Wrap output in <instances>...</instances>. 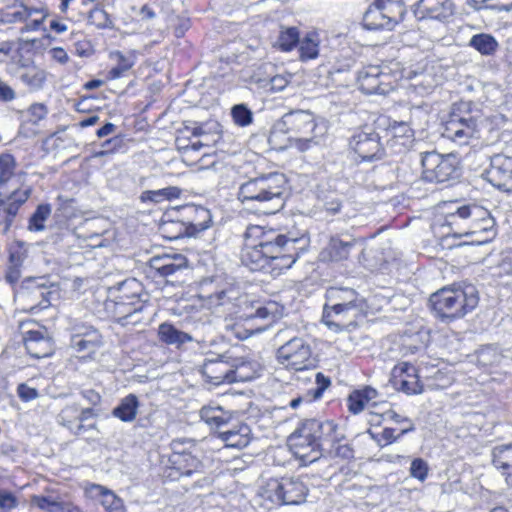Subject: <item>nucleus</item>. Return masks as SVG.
<instances>
[{
    "mask_svg": "<svg viewBox=\"0 0 512 512\" xmlns=\"http://www.w3.org/2000/svg\"><path fill=\"white\" fill-rule=\"evenodd\" d=\"M218 438L226 447L242 449L251 441V429L247 424L239 423L227 430L218 431Z\"/></svg>",
    "mask_w": 512,
    "mask_h": 512,
    "instance_id": "obj_30",
    "label": "nucleus"
},
{
    "mask_svg": "<svg viewBox=\"0 0 512 512\" xmlns=\"http://www.w3.org/2000/svg\"><path fill=\"white\" fill-rule=\"evenodd\" d=\"M300 35L297 28L290 27L280 32L278 45L282 51H291L299 42Z\"/></svg>",
    "mask_w": 512,
    "mask_h": 512,
    "instance_id": "obj_48",
    "label": "nucleus"
},
{
    "mask_svg": "<svg viewBox=\"0 0 512 512\" xmlns=\"http://www.w3.org/2000/svg\"><path fill=\"white\" fill-rule=\"evenodd\" d=\"M410 476L423 482L428 477L429 466L422 458H415L410 465Z\"/></svg>",
    "mask_w": 512,
    "mask_h": 512,
    "instance_id": "obj_53",
    "label": "nucleus"
},
{
    "mask_svg": "<svg viewBox=\"0 0 512 512\" xmlns=\"http://www.w3.org/2000/svg\"><path fill=\"white\" fill-rule=\"evenodd\" d=\"M405 7L402 0H375L363 15L368 30H391L402 20Z\"/></svg>",
    "mask_w": 512,
    "mask_h": 512,
    "instance_id": "obj_6",
    "label": "nucleus"
},
{
    "mask_svg": "<svg viewBox=\"0 0 512 512\" xmlns=\"http://www.w3.org/2000/svg\"><path fill=\"white\" fill-rule=\"evenodd\" d=\"M234 122L242 127L248 126L253 121V113L245 104L234 105L231 109Z\"/></svg>",
    "mask_w": 512,
    "mask_h": 512,
    "instance_id": "obj_49",
    "label": "nucleus"
},
{
    "mask_svg": "<svg viewBox=\"0 0 512 512\" xmlns=\"http://www.w3.org/2000/svg\"><path fill=\"white\" fill-rule=\"evenodd\" d=\"M51 213L52 207L50 204L38 205L28 220V230L31 232L44 231L46 228L45 222L49 219Z\"/></svg>",
    "mask_w": 512,
    "mask_h": 512,
    "instance_id": "obj_43",
    "label": "nucleus"
},
{
    "mask_svg": "<svg viewBox=\"0 0 512 512\" xmlns=\"http://www.w3.org/2000/svg\"><path fill=\"white\" fill-rule=\"evenodd\" d=\"M387 147L392 153L401 154L409 149L414 141L413 130L406 122H394L386 130Z\"/></svg>",
    "mask_w": 512,
    "mask_h": 512,
    "instance_id": "obj_24",
    "label": "nucleus"
},
{
    "mask_svg": "<svg viewBox=\"0 0 512 512\" xmlns=\"http://www.w3.org/2000/svg\"><path fill=\"white\" fill-rule=\"evenodd\" d=\"M349 145L361 161L379 160L384 155L380 135L372 129L362 130L353 135Z\"/></svg>",
    "mask_w": 512,
    "mask_h": 512,
    "instance_id": "obj_18",
    "label": "nucleus"
},
{
    "mask_svg": "<svg viewBox=\"0 0 512 512\" xmlns=\"http://www.w3.org/2000/svg\"><path fill=\"white\" fill-rule=\"evenodd\" d=\"M422 178L428 182L443 183L458 177V161L453 154L436 151L420 154Z\"/></svg>",
    "mask_w": 512,
    "mask_h": 512,
    "instance_id": "obj_8",
    "label": "nucleus"
},
{
    "mask_svg": "<svg viewBox=\"0 0 512 512\" xmlns=\"http://www.w3.org/2000/svg\"><path fill=\"white\" fill-rule=\"evenodd\" d=\"M48 15L45 7L35 8L15 3L0 10V24H23L20 33L24 34L40 30Z\"/></svg>",
    "mask_w": 512,
    "mask_h": 512,
    "instance_id": "obj_10",
    "label": "nucleus"
},
{
    "mask_svg": "<svg viewBox=\"0 0 512 512\" xmlns=\"http://www.w3.org/2000/svg\"><path fill=\"white\" fill-rule=\"evenodd\" d=\"M357 243L358 240L347 232L332 234L320 251L319 260L325 263L342 264L350 258Z\"/></svg>",
    "mask_w": 512,
    "mask_h": 512,
    "instance_id": "obj_15",
    "label": "nucleus"
},
{
    "mask_svg": "<svg viewBox=\"0 0 512 512\" xmlns=\"http://www.w3.org/2000/svg\"><path fill=\"white\" fill-rule=\"evenodd\" d=\"M244 238L243 265L251 271L271 268L278 274L292 267L307 244L303 237H289L258 225L248 226Z\"/></svg>",
    "mask_w": 512,
    "mask_h": 512,
    "instance_id": "obj_1",
    "label": "nucleus"
},
{
    "mask_svg": "<svg viewBox=\"0 0 512 512\" xmlns=\"http://www.w3.org/2000/svg\"><path fill=\"white\" fill-rule=\"evenodd\" d=\"M382 417L384 420H390L397 424H404V423L407 424L406 427H404L400 430V435H405V434L415 430V426H414V423L412 422V420L396 413L394 410L390 409V410L385 411L382 414Z\"/></svg>",
    "mask_w": 512,
    "mask_h": 512,
    "instance_id": "obj_51",
    "label": "nucleus"
},
{
    "mask_svg": "<svg viewBox=\"0 0 512 512\" xmlns=\"http://www.w3.org/2000/svg\"><path fill=\"white\" fill-rule=\"evenodd\" d=\"M122 139L120 137H113L110 138L102 143V150L95 151L93 156L103 157L107 154L113 153L114 151L118 150L121 147Z\"/></svg>",
    "mask_w": 512,
    "mask_h": 512,
    "instance_id": "obj_58",
    "label": "nucleus"
},
{
    "mask_svg": "<svg viewBox=\"0 0 512 512\" xmlns=\"http://www.w3.org/2000/svg\"><path fill=\"white\" fill-rule=\"evenodd\" d=\"M474 286L465 288H442L430 297L433 311L442 320L452 321L472 311L478 304Z\"/></svg>",
    "mask_w": 512,
    "mask_h": 512,
    "instance_id": "obj_4",
    "label": "nucleus"
},
{
    "mask_svg": "<svg viewBox=\"0 0 512 512\" xmlns=\"http://www.w3.org/2000/svg\"><path fill=\"white\" fill-rule=\"evenodd\" d=\"M325 453L342 459H350L353 457V449L348 444H341V442L335 444L331 450H327Z\"/></svg>",
    "mask_w": 512,
    "mask_h": 512,
    "instance_id": "obj_62",
    "label": "nucleus"
},
{
    "mask_svg": "<svg viewBox=\"0 0 512 512\" xmlns=\"http://www.w3.org/2000/svg\"><path fill=\"white\" fill-rule=\"evenodd\" d=\"M50 294L47 288L40 285L31 287L27 292L21 293V297L25 302L30 304L29 309H43L49 305L46 295Z\"/></svg>",
    "mask_w": 512,
    "mask_h": 512,
    "instance_id": "obj_41",
    "label": "nucleus"
},
{
    "mask_svg": "<svg viewBox=\"0 0 512 512\" xmlns=\"http://www.w3.org/2000/svg\"><path fill=\"white\" fill-rule=\"evenodd\" d=\"M280 120L288 134L291 135L294 147L300 152H305L314 146L320 145L326 133V128L319 125L314 115L309 111H291L284 114Z\"/></svg>",
    "mask_w": 512,
    "mask_h": 512,
    "instance_id": "obj_5",
    "label": "nucleus"
},
{
    "mask_svg": "<svg viewBox=\"0 0 512 512\" xmlns=\"http://www.w3.org/2000/svg\"><path fill=\"white\" fill-rule=\"evenodd\" d=\"M97 412L92 407H82L78 403L65 405L57 414L56 422L74 436H81L86 432L95 431L99 434L96 422L88 423L89 419L96 418Z\"/></svg>",
    "mask_w": 512,
    "mask_h": 512,
    "instance_id": "obj_11",
    "label": "nucleus"
},
{
    "mask_svg": "<svg viewBox=\"0 0 512 512\" xmlns=\"http://www.w3.org/2000/svg\"><path fill=\"white\" fill-rule=\"evenodd\" d=\"M484 176L494 187L507 192L512 185V157L502 154L491 157L490 167Z\"/></svg>",
    "mask_w": 512,
    "mask_h": 512,
    "instance_id": "obj_21",
    "label": "nucleus"
},
{
    "mask_svg": "<svg viewBox=\"0 0 512 512\" xmlns=\"http://www.w3.org/2000/svg\"><path fill=\"white\" fill-rule=\"evenodd\" d=\"M70 347L82 354L83 358L91 357L103 345V337L94 326L79 319L69 321Z\"/></svg>",
    "mask_w": 512,
    "mask_h": 512,
    "instance_id": "obj_14",
    "label": "nucleus"
},
{
    "mask_svg": "<svg viewBox=\"0 0 512 512\" xmlns=\"http://www.w3.org/2000/svg\"><path fill=\"white\" fill-rule=\"evenodd\" d=\"M187 264V258L178 253L154 256L149 260V267L155 275L171 278V282L187 268Z\"/></svg>",
    "mask_w": 512,
    "mask_h": 512,
    "instance_id": "obj_22",
    "label": "nucleus"
},
{
    "mask_svg": "<svg viewBox=\"0 0 512 512\" xmlns=\"http://www.w3.org/2000/svg\"><path fill=\"white\" fill-rule=\"evenodd\" d=\"M88 23L97 29H112L114 27L110 15L99 5L90 10Z\"/></svg>",
    "mask_w": 512,
    "mask_h": 512,
    "instance_id": "obj_45",
    "label": "nucleus"
},
{
    "mask_svg": "<svg viewBox=\"0 0 512 512\" xmlns=\"http://www.w3.org/2000/svg\"><path fill=\"white\" fill-rule=\"evenodd\" d=\"M468 45L483 56L494 55L499 47L497 40L491 34L487 33L473 35Z\"/></svg>",
    "mask_w": 512,
    "mask_h": 512,
    "instance_id": "obj_40",
    "label": "nucleus"
},
{
    "mask_svg": "<svg viewBox=\"0 0 512 512\" xmlns=\"http://www.w3.org/2000/svg\"><path fill=\"white\" fill-rule=\"evenodd\" d=\"M289 442L295 456L304 462L312 463L323 455L306 420L291 434Z\"/></svg>",
    "mask_w": 512,
    "mask_h": 512,
    "instance_id": "obj_16",
    "label": "nucleus"
},
{
    "mask_svg": "<svg viewBox=\"0 0 512 512\" xmlns=\"http://www.w3.org/2000/svg\"><path fill=\"white\" fill-rule=\"evenodd\" d=\"M181 195V189L176 186H169L158 190H146L142 192L140 199L142 202L151 201L160 203L164 200L177 199Z\"/></svg>",
    "mask_w": 512,
    "mask_h": 512,
    "instance_id": "obj_42",
    "label": "nucleus"
},
{
    "mask_svg": "<svg viewBox=\"0 0 512 512\" xmlns=\"http://www.w3.org/2000/svg\"><path fill=\"white\" fill-rule=\"evenodd\" d=\"M453 221L456 218L471 219L469 230L465 235L481 234L483 238H474L471 243L478 245L490 242L496 235L494 230V219L490 213L478 206H461L450 215Z\"/></svg>",
    "mask_w": 512,
    "mask_h": 512,
    "instance_id": "obj_12",
    "label": "nucleus"
},
{
    "mask_svg": "<svg viewBox=\"0 0 512 512\" xmlns=\"http://www.w3.org/2000/svg\"><path fill=\"white\" fill-rule=\"evenodd\" d=\"M324 307L364 306V300L350 288L331 287L325 294Z\"/></svg>",
    "mask_w": 512,
    "mask_h": 512,
    "instance_id": "obj_29",
    "label": "nucleus"
},
{
    "mask_svg": "<svg viewBox=\"0 0 512 512\" xmlns=\"http://www.w3.org/2000/svg\"><path fill=\"white\" fill-rule=\"evenodd\" d=\"M306 422L322 454L344 439L338 425L331 420L307 419Z\"/></svg>",
    "mask_w": 512,
    "mask_h": 512,
    "instance_id": "obj_20",
    "label": "nucleus"
},
{
    "mask_svg": "<svg viewBox=\"0 0 512 512\" xmlns=\"http://www.w3.org/2000/svg\"><path fill=\"white\" fill-rule=\"evenodd\" d=\"M307 494L304 482L290 477L270 480L263 496L276 505H299L305 502Z\"/></svg>",
    "mask_w": 512,
    "mask_h": 512,
    "instance_id": "obj_9",
    "label": "nucleus"
},
{
    "mask_svg": "<svg viewBox=\"0 0 512 512\" xmlns=\"http://www.w3.org/2000/svg\"><path fill=\"white\" fill-rule=\"evenodd\" d=\"M24 346L27 353L37 359L52 354L53 347L50 339L40 330H29L24 335Z\"/></svg>",
    "mask_w": 512,
    "mask_h": 512,
    "instance_id": "obj_26",
    "label": "nucleus"
},
{
    "mask_svg": "<svg viewBox=\"0 0 512 512\" xmlns=\"http://www.w3.org/2000/svg\"><path fill=\"white\" fill-rule=\"evenodd\" d=\"M27 258V250L24 247V244L21 242H17L12 245L9 249V259L8 265L21 267L23 266L24 261Z\"/></svg>",
    "mask_w": 512,
    "mask_h": 512,
    "instance_id": "obj_50",
    "label": "nucleus"
},
{
    "mask_svg": "<svg viewBox=\"0 0 512 512\" xmlns=\"http://www.w3.org/2000/svg\"><path fill=\"white\" fill-rule=\"evenodd\" d=\"M158 335L162 342L168 345H175L176 347L193 341V337L190 334L177 329L174 325L167 322L159 325Z\"/></svg>",
    "mask_w": 512,
    "mask_h": 512,
    "instance_id": "obj_36",
    "label": "nucleus"
},
{
    "mask_svg": "<svg viewBox=\"0 0 512 512\" xmlns=\"http://www.w3.org/2000/svg\"><path fill=\"white\" fill-rule=\"evenodd\" d=\"M21 81L29 86L31 89L38 90L42 88L45 80L46 73L35 65L24 67L19 75Z\"/></svg>",
    "mask_w": 512,
    "mask_h": 512,
    "instance_id": "obj_44",
    "label": "nucleus"
},
{
    "mask_svg": "<svg viewBox=\"0 0 512 512\" xmlns=\"http://www.w3.org/2000/svg\"><path fill=\"white\" fill-rule=\"evenodd\" d=\"M139 402L134 394H129L116 406L112 415L123 422H131L136 418Z\"/></svg>",
    "mask_w": 512,
    "mask_h": 512,
    "instance_id": "obj_39",
    "label": "nucleus"
},
{
    "mask_svg": "<svg viewBox=\"0 0 512 512\" xmlns=\"http://www.w3.org/2000/svg\"><path fill=\"white\" fill-rule=\"evenodd\" d=\"M276 358L279 364L290 370L302 371L314 367L312 348L302 337H293L280 346Z\"/></svg>",
    "mask_w": 512,
    "mask_h": 512,
    "instance_id": "obj_13",
    "label": "nucleus"
},
{
    "mask_svg": "<svg viewBox=\"0 0 512 512\" xmlns=\"http://www.w3.org/2000/svg\"><path fill=\"white\" fill-rule=\"evenodd\" d=\"M482 5L486 9L494 11H510L512 10V0H481Z\"/></svg>",
    "mask_w": 512,
    "mask_h": 512,
    "instance_id": "obj_59",
    "label": "nucleus"
},
{
    "mask_svg": "<svg viewBox=\"0 0 512 512\" xmlns=\"http://www.w3.org/2000/svg\"><path fill=\"white\" fill-rule=\"evenodd\" d=\"M101 496V504L107 512H124L123 502L113 492L102 486H96Z\"/></svg>",
    "mask_w": 512,
    "mask_h": 512,
    "instance_id": "obj_46",
    "label": "nucleus"
},
{
    "mask_svg": "<svg viewBox=\"0 0 512 512\" xmlns=\"http://www.w3.org/2000/svg\"><path fill=\"white\" fill-rule=\"evenodd\" d=\"M481 115L474 110L471 101L455 103L448 120L444 123L442 136L458 146L468 145L480 136Z\"/></svg>",
    "mask_w": 512,
    "mask_h": 512,
    "instance_id": "obj_3",
    "label": "nucleus"
},
{
    "mask_svg": "<svg viewBox=\"0 0 512 512\" xmlns=\"http://www.w3.org/2000/svg\"><path fill=\"white\" fill-rule=\"evenodd\" d=\"M291 75H275L269 80L270 90L273 92L283 91L290 83Z\"/></svg>",
    "mask_w": 512,
    "mask_h": 512,
    "instance_id": "obj_63",
    "label": "nucleus"
},
{
    "mask_svg": "<svg viewBox=\"0 0 512 512\" xmlns=\"http://www.w3.org/2000/svg\"><path fill=\"white\" fill-rule=\"evenodd\" d=\"M170 461L181 476L190 477L194 474L203 473L202 462L191 453H174Z\"/></svg>",
    "mask_w": 512,
    "mask_h": 512,
    "instance_id": "obj_31",
    "label": "nucleus"
},
{
    "mask_svg": "<svg viewBox=\"0 0 512 512\" xmlns=\"http://www.w3.org/2000/svg\"><path fill=\"white\" fill-rule=\"evenodd\" d=\"M199 416L211 429L221 430L231 420V414L218 405H205L199 411Z\"/></svg>",
    "mask_w": 512,
    "mask_h": 512,
    "instance_id": "obj_32",
    "label": "nucleus"
},
{
    "mask_svg": "<svg viewBox=\"0 0 512 512\" xmlns=\"http://www.w3.org/2000/svg\"><path fill=\"white\" fill-rule=\"evenodd\" d=\"M364 306L323 307L322 322L328 327L341 328L356 319Z\"/></svg>",
    "mask_w": 512,
    "mask_h": 512,
    "instance_id": "obj_25",
    "label": "nucleus"
},
{
    "mask_svg": "<svg viewBox=\"0 0 512 512\" xmlns=\"http://www.w3.org/2000/svg\"><path fill=\"white\" fill-rule=\"evenodd\" d=\"M454 13L452 0H417L414 14L418 19L447 21Z\"/></svg>",
    "mask_w": 512,
    "mask_h": 512,
    "instance_id": "obj_23",
    "label": "nucleus"
},
{
    "mask_svg": "<svg viewBox=\"0 0 512 512\" xmlns=\"http://www.w3.org/2000/svg\"><path fill=\"white\" fill-rule=\"evenodd\" d=\"M32 504L44 512H81L70 502L54 499L46 496H33Z\"/></svg>",
    "mask_w": 512,
    "mask_h": 512,
    "instance_id": "obj_37",
    "label": "nucleus"
},
{
    "mask_svg": "<svg viewBox=\"0 0 512 512\" xmlns=\"http://www.w3.org/2000/svg\"><path fill=\"white\" fill-rule=\"evenodd\" d=\"M436 85V80L429 73H423L419 76H416L413 83V86L421 94L430 93L436 87Z\"/></svg>",
    "mask_w": 512,
    "mask_h": 512,
    "instance_id": "obj_52",
    "label": "nucleus"
},
{
    "mask_svg": "<svg viewBox=\"0 0 512 512\" xmlns=\"http://www.w3.org/2000/svg\"><path fill=\"white\" fill-rule=\"evenodd\" d=\"M234 290H221L209 296L210 303L218 306H223L229 303L232 299L231 294Z\"/></svg>",
    "mask_w": 512,
    "mask_h": 512,
    "instance_id": "obj_64",
    "label": "nucleus"
},
{
    "mask_svg": "<svg viewBox=\"0 0 512 512\" xmlns=\"http://www.w3.org/2000/svg\"><path fill=\"white\" fill-rule=\"evenodd\" d=\"M511 451L510 446H498L492 451V462L496 468L506 469L509 467L506 459V454Z\"/></svg>",
    "mask_w": 512,
    "mask_h": 512,
    "instance_id": "obj_56",
    "label": "nucleus"
},
{
    "mask_svg": "<svg viewBox=\"0 0 512 512\" xmlns=\"http://www.w3.org/2000/svg\"><path fill=\"white\" fill-rule=\"evenodd\" d=\"M144 301H128L112 297L105 303L106 311L114 318L116 322L125 326L138 323L141 318L139 314L144 309Z\"/></svg>",
    "mask_w": 512,
    "mask_h": 512,
    "instance_id": "obj_19",
    "label": "nucleus"
},
{
    "mask_svg": "<svg viewBox=\"0 0 512 512\" xmlns=\"http://www.w3.org/2000/svg\"><path fill=\"white\" fill-rule=\"evenodd\" d=\"M316 388L309 390V394L312 395L311 400H317L322 397L323 392L330 386L331 380L321 372L315 374Z\"/></svg>",
    "mask_w": 512,
    "mask_h": 512,
    "instance_id": "obj_55",
    "label": "nucleus"
},
{
    "mask_svg": "<svg viewBox=\"0 0 512 512\" xmlns=\"http://www.w3.org/2000/svg\"><path fill=\"white\" fill-rule=\"evenodd\" d=\"M111 297L120 298L132 302L148 300V294L144 292L142 284L135 278L126 279L109 289Z\"/></svg>",
    "mask_w": 512,
    "mask_h": 512,
    "instance_id": "obj_27",
    "label": "nucleus"
},
{
    "mask_svg": "<svg viewBox=\"0 0 512 512\" xmlns=\"http://www.w3.org/2000/svg\"><path fill=\"white\" fill-rule=\"evenodd\" d=\"M386 67L369 65L358 73L359 89L366 94H386L393 89L391 75Z\"/></svg>",
    "mask_w": 512,
    "mask_h": 512,
    "instance_id": "obj_17",
    "label": "nucleus"
},
{
    "mask_svg": "<svg viewBox=\"0 0 512 512\" xmlns=\"http://www.w3.org/2000/svg\"><path fill=\"white\" fill-rule=\"evenodd\" d=\"M17 505L18 500L13 493L0 489V509L10 511L17 507Z\"/></svg>",
    "mask_w": 512,
    "mask_h": 512,
    "instance_id": "obj_61",
    "label": "nucleus"
},
{
    "mask_svg": "<svg viewBox=\"0 0 512 512\" xmlns=\"http://www.w3.org/2000/svg\"><path fill=\"white\" fill-rule=\"evenodd\" d=\"M231 362V358L227 355H219L211 359L206 358L200 367V372L209 383L216 386L223 383L249 381L251 375L242 373L245 365H237Z\"/></svg>",
    "mask_w": 512,
    "mask_h": 512,
    "instance_id": "obj_7",
    "label": "nucleus"
},
{
    "mask_svg": "<svg viewBox=\"0 0 512 512\" xmlns=\"http://www.w3.org/2000/svg\"><path fill=\"white\" fill-rule=\"evenodd\" d=\"M286 191L284 174L268 173L240 184L237 199L259 213L271 215L284 208Z\"/></svg>",
    "mask_w": 512,
    "mask_h": 512,
    "instance_id": "obj_2",
    "label": "nucleus"
},
{
    "mask_svg": "<svg viewBox=\"0 0 512 512\" xmlns=\"http://www.w3.org/2000/svg\"><path fill=\"white\" fill-rule=\"evenodd\" d=\"M109 57L116 62V65L108 72V78L111 80L124 76L135 65L137 59L135 51H129L126 54L121 51H113Z\"/></svg>",
    "mask_w": 512,
    "mask_h": 512,
    "instance_id": "obj_33",
    "label": "nucleus"
},
{
    "mask_svg": "<svg viewBox=\"0 0 512 512\" xmlns=\"http://www.w3.org/2000/svg\"><path fill=\"white\" fill-rule=\"evenodd\" d=\"M395 431V429L387 427L384 428L380 433L370 432V435L380 446H386L397 441L402 436L400 435V432L396 435Z\"/></svg>",
    "mask_w": 512,
    "mask_h": 512,
    "instance_id": "obj_54",
    "label": "nucleus"
},
{
    "mask_svg": "<svg viewBox=\"0 0 512 512\" xmlns=\"http://www.w3.org/2000/svg\"><path fill=\"white\" fill-rule=\"evenodd\" d=\"M16 160L13 155L4 153L0 155V186L4 187L15 174Z\"/></svg>",
    "mask_w": 512,
    "mask_h": 512,
    "instance_id": "obj_47",
    "label": "nucleus"
},
{
    "mask_svg": "<svg viewBox=\"0 0 512 512\" xmlns=\"http://www.w3.org/2000/svg\"><path fill=\"white\" fill-rule=\"evenodd\" d=\"M400 389L408 395L420 394L423 386L419 381L414 366L408 363L402 364L400 367Z\"/></svg>",
    "mask_w": 512,
    "mask_h": 512,
    "instance_id": "obj_34",
    "label": "nucleus"
},
{
    "mask_svg": "<svg viewBox=\"0 0 512 512\" xmlns=\"http://www.w3.org/2000/svg\"><path fill=\"white\" fill-rule=\"evenodd\" d=\"M268 142L275 150H284L289 146H294L292 137L288 134L284 124L279 119L274 123L270 131Z\"/></svg>",
    "mask_w": 512,
    "mask_h": 512,
    "instance_id": "obj_38",
    "label": "nucleus"
},
{
    "mask_svg": "<svg viewBox=\"0 0 512 512\" xmlns=\"http://www.w3.org/2000/svg\"><path fill=\"white\" fill-rule=\"evenodd\" d=\"M18 397L24 401L29 402L39 397V392L36 388L30 387L26 383H21L17 387Z\"/></svg>",
    "mask_w": 512,
    "mask_h": 512,
    "instance_id": "obj_60",
    "label": "nucleus"
},
{
    "mask_svg": "<svg viewBox=\"0 0 512 512\" xmlns=\"http://www.w3.org/2000/svg\"><path fill=\"white\" fill-rule=\"evenodd\" d=\"M368 403L369 402L363 397L359 390L354 391L348 397L349 410L354 414H358L363 411Z\"/></svg>",
    "mask_w": 512,
    "mask_h": 512,
    "instance_id": "obj_57",
    "label": "nucleus"
},
{
    "mask_svg": "<svg viewBox=\"0 0 512 512\" xmlns=\"http://www.w3.org/2000/svg\"><path fill=\"white\" fill-rule=\"evenodd\" d=\"M207 227V225L185 223L179 220H165L160 225V231L165 238L176 240L184 236H194Z\"/></svg>",
    "mask_w": 512,
    "mask_h": 512,
    "instance_id": "obj_28",
    "label": "nucleus"
},
{
    "mask_svg": "<svg viewBox=\"0 0 512 512\" xmlns=\"http://www.w3.org/2000/svg\"><path fill=\"white\" fill-rule=\"evenodd\" d=\"M299 59L303 62L319 56L320 36L316 31L307 32L298 42Z\"/></svg>",
    "mask_w": 512,
    "mask_h": 512,
    "instance_id": "obj_35",
    "label": "nucleus"
}]
</instances>
